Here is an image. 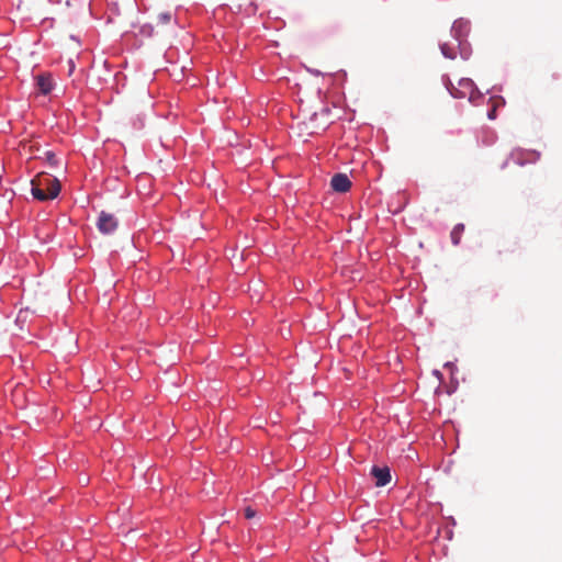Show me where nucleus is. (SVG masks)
<instances>
[{"mask_svg": "<svg viewBox=\"0 0 562 562\" xmlns=\"http://www.w3.org/2000/svg\"><path fill=\"white\" fill-rule=\"evenodd\" d=\"M256 516V512L251 508V507H246L245 508V517L247 519H251Z\"/></svg>", "mask_w": 562, "mask_h": 562, "instance_id": "14", "label": "nucleus"}, {"mask_svg": "<svg viewBox=\"0 0 562 562\" xmlns=\"http://www.w3.org/2000/svg\"><path fill=\"white\" fill-rule=\"evenodd\" d=\"M334 191L345 193L351 188V181L345 173H336L330 181Z\"/></svg>", "mask_w": 562, "mask_h": 562, "instance_id": "6", "label": "nucleus"}, {"mask_svg": "<svg viewBox=\"0 0 562 562\" xmlns=\"http://www.w3.org/2000/svg\"><path fill=\"white\" fill-rule=\"evenodd\" d=\"M119 226V221L114 216V214L101 211L98 221H97V227L100 233L102 234H112L116 231Z\"/></svg>", "mask_w": 562, "mask_h": 562, "instance_id": "3", "label": "nucleus"}, {"mask_svg": "<svg viewBox=\"0 0 562 562\" xmlns=\"http://www.w3.org/2000/svg\"><path fill=\"white\" fill-rule=\"evenodd\" d=\"M31 192L34 199L47 201L55 199L60 192V183L56 177L47 172L38 173L31 181Z\"/></svg>", "mask_w": 562, "mask_h": 562, "instance_id": "1", "label": "nucleus"}, {"mask_svg": "<svg viewBox=\"0 0 562 562\" xmlns=\"http://www.w3.org/2000/svg\"><path fill=\"white\" fill-rule=\"evenodd\" d=\"M469 30L470 25L468 21L458 20L453 23L451 33L454 37V41L458 43V47L462 46L463 40L467 37Z\"/></svg>", "mask_w": 562, "mask_h": 562, "instance_id": "4", "label": "nucleus"}, {"mask_svg": "<svg viewBox=\"0 0 562 562\" xmlns=\"http://www.w3.org/2000/svg\"><path fill=\"white\" fill-rule=\"evenodd\" d=\"M445 85L450 94L456 99L468 98L471 103L477 104L476 100L482 98V94L476 89L474 82L469 78L460 79L458 87H456L447 77L445 78Z\"/></svg>", "mask_w": 562, "mask_h": 562, "instance_id": "2", "label": "nucleus"}, {"mask_svg": "<svg viewBox=\"0 0 562 562\" xmlns=\"http://www.w3.org/2000/svg\"><path fill=\"white\" fill-rule=\"evenodd\" d=\"M512 158L514 161L520 166L525 164H533L540 158V153L538 151H525L521 149H517L512 153Z\"/></svg>", "mask_w": 562, "mask_h": 562, "instance_id": "5", "label": "nucleus"}, {"mask_svg": "<svg viewBox=\"0 0 562 562\" xmlns=\"http://www.w3.org/2000/svg\"><path fill=\"white\" fill-rule=\"evenodd\" d=\"M44 159L50 167H57L59 165V160L53 151H45Z\"/></svg>", "mask_w": 562, "mask_h": 562, "instance_id": "11", "label": "nucleus"}, {"mask_svg": "<svg viewBox=\"0 0 562 562\" xmlns=\"http://www.w3.org/2000/svg\"><path fill=\"white\" fill-rule=\"evenodd\" d=\"M490 101L493 102V105H492V109L488 111L487 113V117L490 120H494L496 117V109H497V105H498V102L499 100L498 99H494V98H491Z\"/></svg>", "mask_w": 562, "mask_h": 562, "instance_id": "12", "label": "nucleus"}, {"mask_svg": "<svg viewBox=\"0 0 562 562\" xmlns=\"http://www.w3.org/2000/svg\"><path fill=\"white\" fill-rule=\"evenodd\" d=\"M36 88L42 94H48L54 88V81L50 74H41L35 77Z\"/></svg>", "mask_w": 562, "mask_h": 562, "instance_id": "7", "label": "nucleus"}, {"mask_svg": "<svg viewBox=\"0 0 562 562\" xmlns=\"http://www.w3.org/2000/svg\"><path fill=\"white\" fill-rule=\"evenodd\" d=\"M457 48H459L458 47V43L457 44H454V43H442L440 45V49H441L442 55L446 58H449V59H454L456 58V56H457L456 49Z\"/></svg>", "mask_w": 562, "mask_h": 562, "instance_id": "9", "label": "nucleus"}, {"mask_svg": "<svg viewBox=\"0 0 562 562\" xmlns=\"http://www.w3.org/2000/svg\"><path fill=\"white\" fill-rule=\"evenodd\" d=\"M371 474L375 479L376 486H385L391 481V473L387 467H373Z\"/></svg>", "mask_w": 562, "mask_h": 562, "instance_id": "8", "label": "nucleus"}, {"mask_svg": "<svg viewBox=\"0 0 562 562\" xmlns=\"http://www.w3.org/2000/svg\"><path fill=\"white\" fill-rule=\"evenodd\" d=\"M157 19L159 23L168 24L171 21V14L169 12H162L158 14Z\"/></svg>", "mask_w": 562, "mask_h": 562, "instance_id": "13", "label": "nucleus"}, {"mask_svg": "<svg viewBox=\"0 0 562 562\" xmlns=\"http://www.w3.org/2000/svg\"><path fill=\"white\" fill-rule=\"evenodd\" d=\"M464 232V225L463 224H457L453 229L451 231L450 237L451 241L454 246L460 244L461 236Z\"/></svg>", "mask_w": 562, "mask_h": 562, "instance_id": "10", "label": "nucleus"}]
</instances>
